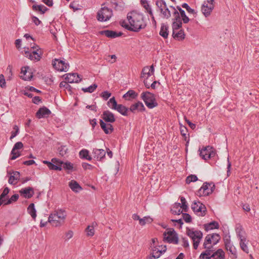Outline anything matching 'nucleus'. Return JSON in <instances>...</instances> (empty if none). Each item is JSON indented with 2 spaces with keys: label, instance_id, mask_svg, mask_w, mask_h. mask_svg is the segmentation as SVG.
Wrapping results in <instances>:
<instances>
[{
  "label": "nucleus",
  "instance_id": "obj_1",
  "mask_svg": "<svg viewBox=\"0 0 259 259\" xmlns=\"http://www.w3.org/2000/svg\"><path fill=\"white\" fill-rule=\"evenodd\" d=\"M130 25L123 22L122 26L128 30L138 32L146 26V23L143 14L132 11L127 15Z\"/></svg>",
  "mask_w": 259,
  "mask_h": 259
},
{
  "label": "nucleus",
  "instance_id": "obj_2",
  "mask_svg": "<svg viewBox=\"0 0 259 259\" xmlns=\"http://www.w3.org/2000/svg\"><path fill=\"white\" fill-rule=\"evenodd\" d=\"M66 215L65 210L62 209L56 210L49 215L48 222L53 226H60L64 223Z\"/></svg>",
  "mask_w": 259,
  "mask_h": 259
},
{
  "label": "nucleus",
  "instance_id": "obj_3",
  "mask_svg": "<svg viewBox=\"0 0 259 259\" xmlns=\"http://www.w3.org/2000/svg\"><path fill=\"white\" fill-rule=\"evenodd\" d=\"M186 234L192 240L194 249H197L203 237L202 232L200 230L187 228Z\"/></svg>",
  "mask_w": 259,
  "mask_h": 259
},
{
  "label": "nucleus",
  "instance_id": "obj_4",
  "mask_svg": "<svg viewBox=\"0 0 259 259\" xmlns=\"http://www.w3.org/2000/svg\"><path fill=\"white\" fill-rule=\"evenodd\" d=\"M141 98L147 107L150 109H152L158 106L154 95L149 92H143L141 94Z\"/></svg>",
  "mask_w": 259,
  "mask_h": 259
},
{
  "label": "nucleus",
  "instance_id": "obj_5",
  "mask_svg": "<svg viewBox=\"0 0 259 259\" xmlns=\"http://www.w3.org/2000/svg\"><path fill=\"white\" fill-rule=\"evenodd\" d=\"M113 15L112 10L107 7L102 8L97 13V18L98 21L101 22L109 20Z\"/></svg>",
  "mask_w": 259,
  "mask_h": 259
},
{
  "label": "nucleus",
  "instance_id": "obj_6",
  "mask_svg": "<svg viewBox=\"0 0 259 259\" xmlns=\"http://www.w3.org/2000/svg\"><path fill=\"white\" fill-rule=\"evenodd\" d=\"M214 0L205 1L202 5L201 11L205 17L210 15L214 9Z\"/></svg>",
  "mask_w": 259,
  "mask_h": 259
},
{
  "label": "nucleus",
  "instance_id": "obj_7",
  "mask_svg": "<svg viewBox=\"0 0 259 259\" xmlns=\"http://www.w3.org/2000/svg\"><path fill=\"white\" fill-rule=\"evenodd\" d=\"M214 189V185L211 183H205L197 192L199 196H207L211 194Z\"/></svg>",
  "mask_w": 259,
  "mask_h": 259
},
{
  "label": "nucleus",
  "instance_id": "obj_8",
  "mask_svg": "<svg viewBox=\"0 0 259 259\" xmlns=\"http://www.w3.org/2000/svg\"><path fill=\"white\" fill-rule=\"evenodd\" d=\"M164 240L168 243H178V238L177 234L174 229H169L167 232L163 233Z\"/></svg>",
  "mask_w": 259,
  "mask_h": 259
},
{
  "label": "nucleus",
  "instance_id": "obj_9",
  "mask_svg": "<svg viewBox=\"0 0 259 259\" xmlns=\"http://www.w3.org/2000/svg\"><path fill=\"white\" fill-rule=\"evenodd\" d=\"M192 209L193 211L200 216H204L206 211L205 206L199 201H194L192 204Z\"/></svg>",
  "mask_w": 259,
  "mask_h": 259
},
{
  "label": "nucleus",
  "instance_id": "obj_10",
  "mask_svg": "<svg viewBox=\"0 0 259 259\" xmlns=\"http://www.w3.org/2000/svg\"><path fill=\"white\" fill-rule=\"evenodd\" d=\"M52 65L54 68L59 71H67L69 68V64L64 61L59 60L55 59Z\"/></svg>",
  "mask_w": 259,
  "mask_h": 259
},
{
  "label": "nucleus",
  "instance_id": "obj_11",
  "mask_svg": "<svg viewBox=\"0 0 259 259\" xmlns=\"http://www.w3.org/2000/svg\"><path fill=\"white\" fill-rule=\"evenodd\" d=\"M25 54L26 57H28L31 60L38 61L41 59L42 51L40 48H38L37 50H33L31 52L26 51Z\"/></svg>",
  "mask_w": 259,
  "mask_h": 259
},
{
  "label": "nucleus",
  "instance_id": "obj_12",
  "mask_svg": "<svg viewBox=\"0 0 259 259\" xmlns=\"http://www.w3.org/2000/svg\"><path fill=\"white\" fill-rule=\"evenodd\" d=\"M215 153L213 152L212 148L210 146L204 147L200 150V156L204 160H206L214 156Z\"/></svg>",
  "mask_w": 259,
  "mask_h": 259
},
{
  "label": "nucleus",
  "instance_id": "obj_13",
  "mask_svg": "<svg viewBox=\"0 0 259 259\" xmlns=\"http://www.w3.org/2000/svg\"><path fill=\"white\" fill-rule=\"evenodd\" d=\"M19 193L23 198L29 199L33 196L34 192L33 188L28 187L19 190Z\"/></svg>",
  "mask_w": 259,
  "mask_h": 259
},
{
  "label": "nucleus",
  "instance_id": "obj_14",
  "mask_svg": "<svg viewBox=\"0 0 259 259\" xmlns=\"http://www.w3.org/2000/svg\"><path fill=\"white\" fill-rule=\"evenodd\" d=\"M23 147V144L22 142H18L15 143L11 151V154L12 155L11 158V160H14L20 156V152L17 150L21 149Z\"/></svg>",
  "mask_w": 259,
  "mask_h": 259
},
{
  "label": "nucleus",
  "instance_id": "obj_15",
  "mask_svg": "<svg viewBox=\"0 0 259 259\" xmlns=\"http://www.w3.org/2000/svg\"><path fill=\"white\" fill-rule=\"evenodd\" d=\"M51 113V111L46 107L40 108L36 113V116L38 118H46Z\"/></svg>",
  "mask_w": 259,
  "mask_h": 259
},
{
  "label": "nucleus",
  "instance_id": "obj_16",
  "mask_svg": "<svg viewBox=\"0 0 259 259\" xmlns=\"http://www.w3.org/2000/svg\"><path fill=\"white\" fill-rule=\"evenodd\" d=\"M99 33L101 35H105L109 38H116L121 36L122 34V33L121 32H117L116 31L109 30L100 31Z\"/></svg>",
  "mask_w": 259,
  "mask_h": 259
},
{
  "label": "nucleus",
  "instance_id": "obj_17",
  "mask_svg": "<svg viewBox=\"0 0 259 259\" xmlns=\"http://www.w3.org/2000/svg\"><path fill=\"white\" fill-rule=\"evenodd\" d=\"M66 77L65 78L66 81L68 83H74V82H78V81H80L81 79L78 74L76 73H68L66 74Z\"/></svg>",
  "mask_w": 259,
  "mask_h": 259
},
{
  "label": "nucleus",
  "instance_id": "obj_18",
  "mask_svg": "<svg viewBox=\"0 0 259 259\" xmlns=\"http://www.w3.org/2000/svg\"><path fill=\"white\" fill-rule=\"evenodd\" d=\"M29 69L28 67H23L21 68V78L24 80H29L32 77V73L28 71Z\"/></svg>",
  "mask_w": 259,
  "mask_h": 259
},
{
  "label": "nucleus",
  "instance_id": "obj_19",
  "mask_svg": "<svg viewBox=\"0 0 259 259\" xmlns=\"http://www.w3.org/2000/svg\"><path fill=\"white\" fill-rule=\"evenodd\" d=\"M102 117L106 122H107L112 123L115 121L114 114L108 110L103 112Z\"/></svg>",
  "mask_w": 259,
  "mask_h": 259
},
{
  "label": "nucleus",
  "instance_id": "obj_20",
  "mask_svg": "<svg viewBox=\"0 0 259 259\" xmlns=\"http://www.w3.org/2000/svg\"><path fill=\"white\" fill-rule=\"evenodd\" d=\"M128 109L131 112L134 113L136 110H138L140 112L144 111L145 108L141 102L138 101L135 104H132Z\"/></svg>",
  "mask_w": 259,
  "mask_h": 259
},
{
  "label": "nucleus",
  "instance_id": "obj_21",
  "mask_svg": "<svg viewBox=\"0 0 259 259\" xmlns=\"http://www.w3.org/2000/svg\"><path fill=\"white\" fill-rule=\"evenodd\" d=\"M100 123L105 134H109L113 131V126L110 123H106L102 119H100Z\"/></svg>",
  "mask_w": 259,
  "mask_h": 259
},
{
  "label": "nucleus",
  "instance_id": "obj_22",
  "mask_svg": "<svg viewBox=\"0 0 259 259\" xmlns=\"http://www.w3.org/2000/svg\"><path fill=\"white\" fill-rule=\"evenodd\" d=\"M12 174L13 175H11L9 179L8 182L10 184L15 185L20 179V174L17 171H13Z\"/></svg>",
  "mask_w": 259,
  "mask_h": 259
},
{
  "label": "nucleus",
  "instance_id": "obj_23",
  "mask_svg": "<svg viewBox=\"0 0 259 259\" xmlns=\"http://www.w3.org/2000/svg\"><path fill=\"white\" fill-rule=\"evenodd\" d=\"M69 187L75 193H78L81 190V186L75 180H71L69 182Z\"/></svg>",
  "mask_w": 259,
  "mask_h": 259
},
{
  "label": "nucleus",
  "instance_id": "obj_24",
  "mask_svg": "<svg viewBox=\"0 0 259 259\" xmlns=\"http://www.w3.org/2000/svg\"><path fill=\"white\" fill-rule=\"evenodd\" d=\"M236 232L239 240H242V239L246 238V233L243 230V229L241 225H238L236 227Z\"/></svg>",
  "mask_w": 259,
  "mask_h": 259
},
{
  "label": "nucleus",
  "instance_id": "obj_25",
  "mask_svg": "<svg viewBox=\"0 0 259 259\" xmlns=\"http://www.w3.org/2000/svg\"><path fill=\"white\" fill-rule=\"evenodd\" d=\"M185 34L184 32L182 29L172 32L173 37L178 40H182L184 39L185 38Z\"/></svg>",
  "mask_w": 259,
  "mask_h": 259
},
{
  "label": "nucleus",
  "instance_id": "obj_26",
  "mask_svg": "<svg viewBox=\"0 0 259 259\" xmlns=\"http://www.w3.org/2000/svg\"><path fill=\"white\" fill-rule=\"evenodd\" d=\"M124 116H127L129 109L122 104H118L114 109Z\"/></svg>",
  "mask_w": 259,
  "mask_h": 259
},
{
  "label": "nucleus",
  "instance_id": "obj_27",
  "mask_svg": "<svg viewBox=\"0 0 259 259\" xmlns=\"http://www.w3.org/2000/svg\"><path fill=\"white\" fill-rule=\"evenodd\" d=\"M95 157L98 160H101L105 156L106 152L103 149H96L93 150Z\"/></svg>",
  "mask_w": 259,
  "mask_h": 259
},
{
  "label": "nucleus",
  "instance_id": "obj_28",
  "mask_svg": "<svg viewBox=\"0 0 259 259\" xmlns=\"http://www.w3.org/2000/svg\"><path fill=\"white\" fill-rule=\"evenodd\" d=\"M212 257L215 259H224L225 252L222 249H218L213 252Z\"/></svg>",
  "mask_w": 259,
  "mask_h": 259
},
{
  "label": "nucleus",
  "instance_id": "obj_29",
  "mask_svg": "<svg viewBox=\"0 0 259 259\" xmlns=\"http://www.w3.org/2000/svg\"><path fill=\"white\" fill-rule=\"evenodd\" d=\"M248 241L247 240L246 238L240 240V246L241 249L246 253L249 252V248L247 246Z\"/></svg>",
  "mask_w": 259,
  "mask_h": 259
},
{
  "label": "nucleus",
  "instance_id": "obj_30",
  "mask_svg": "<svg viewBox=\"0 0 259 259\" xmlns=\"http://www.w3.org/2000/svg\"><path fill=\"white\" fill-rule=\"evenodd\" d=\"M168 27L166 25H165L164 24H162L161 25L160 30L159 32V34L164 38H167L168 37Z\"/></svg>",
  "mask_w": 259,
  "mask_h": 259
},
{
  "label": "nucleus",
  "instance_id": "obj_31",
  "mask_svg": "<svg viewBox=\"0 0 259 259\" xmlns=\"http://www.w3.org/2000/svg\"><path fill=\"white\" fill-rule=\"evenodd\" d=\"M42 162L43 163L47 164L50 170L60 171L62 169V168L61 166L55 165L54 163L52 162H50L47 160H44Z\"/></svg>",
  "mask_w": 259,
  "mask_h": 259
},
{
  "label": "nucleus",
  "instance_id": "obj_32",
  "mask_svg": "<svg viewBox=\"0 0 259 259\" xmlns=\"http://www.w3.org/2000/svg\"><path fill=\"white\" fill-rule=\"evenodd\" d=\"M178 10L179 11L180 16L181 15L182 17V21L184 23H187L189 22L190 19L189 18L186 16L185 12L184 10H183L181 8L178 6L177 7Z\"/></svg>",
  "mask_w": 259,
  "mask_h": 259
},
{
  "label": "nucleus",
  "instance_id": "obj_33",
  "mask_svg": "<svg viewBox=\"0 0 259 259\" xmlns=\"http://www.w3.org/2000/svg\"><path fill=\"white\" fill-rule=\"evenodd\" d=\"M181 203H175L173 207L171 209V211L173 214L179 215L182 213V210L181 209Z\"/></svg>",
  "mask_w": 259,
  "mask_h": 259
},
{
  "label": "nucleus",
  "instance_id": "obj_34",
  "mask_svg": "<svg viewBox=\"0 0 259 259\" xmlns=\"http://www.w3.org/2000/svg\"><path fill=\"white\" fill-rule=\"evenodd\" d=\"M28 213L35 220L36 217V211L34 207V204L31 203L27 208Z\"/></svg>",
  "mask_w": 259,
  "mask_h": 259
},
{
  "label": "nucleus",
  "instance_id": "obj_35",
  "mask_svg": "<svg viewBox=\"0 0 259 259\" xmlns=\"http://www.w3.org/2000/svg\"><path fill=\"white\" fill-rule=\"evenodd\" d=\"M32 9H33V10H34L35 11H39L41 13V14H42L46 13V12H47L49 10L46 7H45L42 5H34L32 6Z\"/></svg>",
  "mask_w": 259,
  "mask_h": 259
},
{
  "label": "nucleus",
  "instance_id": "obj_36",
  "mask_svg": "<svg viewBox=\"0 0 259 259\" xmlns=\"http://www.w3.org/2000/svg\"><path fill=\"white\" fill-rule=\"evenodd\" d=\"M138 94L136 93L134 90H129L123 96V98L129 100V99H127V97H130L132 99H136L138 97Z\"/></svg>",
  "mask_w": 259,
  "mask_h": 259
},
{
  "label": "nucleus",
  "instance_id": "obj_37",
  "mask_svg": "<svg viewBox=\"0 0 259 259\" xmlns=\"http://www.w3.org/2000/svg\"><path fill=\"white\" fill-rule=\"evenodd\" d=\"M212 253L213 252H212L211 250H208V251H204L200 254L199 258L200 259H210L213 257Z\"/></svg>",
  "mask_w": 259,
  "mask_h": 259
},
{
  "label": "nucleus",
  "instance_id": "obj_38",
  "mask_svg": "<svg viewBox=\"0 0 259 259\" xmlns=\"http://www.w3.org/2000/svg\"><path fill=\"white\" fill-rule=\"evenodd\" d=\"M156 5L159 9L160 13H161L167 7L166 2L164 0H157Z\"/></svg>",
  "mask_w": 259,
  "mask_h": 259
},
{
  "label": "nucleus",
  "instance_id": "obj_39",
  "mask_svg": "<svg viewBox=\"0 0 259 259\" xmlns=\"http://www.w3.org/2000/svg\"><path fill=\"white\" fill-rule=\"evenodd\" d=\"M226 249L232 254V258L236 259L237 257L236 249L233 245H228Z\"/></svg>",
  "mask_w": 259,
  "mask_h": 259
},
{
  "label": "nucleus",
  "instance_id": "obj_40",
  "mask_svg": "<svg viewBox=\"0 0 259 259\" xmlns=\"http://www.w3.org/2000/svg\"><path fill=\"white\" fill-rule=\"evenodd\" d=\"M219 225L218 223L215 221H213L208 224L205 225V229L207 230L218 229L219 228Z\"/></svg>",
  "mask_w": 259,
  "mask_h": 259
},
{
  "label": "nucleus",
  "instance_id": "obj_41",
  "mask_svg": "<svg viewBox=\"0 0 259 259\" xmlns=\"http://www.w3.org/2000/svg\"><path fill=\"white\" fill-rule=\"evenodd\" d=\"M169 8L171 10L172 13L173 14V16L174 17V21H181L180 14L175 9V8L172 6H170Z\"/></svg>",
  "mask_w": 259,
  "mask_h": 259
},
{
  "label": "nucleus",
  "instance_id": "obj_42",
  "mask_svg": "<svg viewBox=\"0 0 259 259\" xmlns=\"http://www.w3.org/2000/svg\"><path fill=\"white\" fill-rule=\"evenodd\" d=\"M86 235L88 237H92L95 234L94 224L92 226H88L85 230Z\"/></svg>",
  "mask_w": 259,
  "mask_h": 259
},
{
  "label": "nucleus",
  "instance_id": "obj_43",
  "mask_svg": "<svg viewBox=\"0 0 259 259\" xmlns=\"http://www.w3.org/2000/svg\"><path fill=\"white\" fill-rule=\"evenodd\" d=\"M182 26V21H174L172 24V32L179 30Z\"/></svg>",
  "mask_w": 259,
  "mask_h": 259
},
{
  "label": "nucleus",
  "instance_id": "obj_44",
  "mask_svg": "<svg viewBox=\"0 0 259 259\" xmlns=\"http://www.w3.org/2000/svg\"><path fill=\"white\" fill-rule=\"evenodd\" d=\"M107 105L110 108L114 110L118 104H117L115 98L113 97L110 99L107 102Z\"/></svg>",
  "mask_w": 259,
  "mask_h": 259
},
{
  "label": "nucleus",
  "instance_id": "obj_45",
  "mask_svg": "<svg viewBox=\"0 0 259 259\" xmlns=\"http://www.w3.org/2000/svg\"><path fill=\"white\" fill-rule=\"evenodd\" d=\"M211 239V241L213 243V244L215 245L219 242L221 237L217 233H213L211 234H208Z\"/></svg>",
  "mask_w": 259,
  "mask_h": 259
},
{
  "label": "nucleus",
  "instance_id": "obj_46",
  "mask_svg": "<svg viewBox=\"0 0 259 259\" xmlns=\"http://www.w3.org/2000/svg\"><path fill=\"white\" fill-rule=\"evenodd\" d=\"M97 88V85L96 84H94L88 88H82V91L85 93H92L94 92V91Z\"/></svg>",
  "mask_w": 259,
  "mask_h": 259
},
{
  "label": "nucleus",
  "instance_id": "obj_47",
  "mask_svg": "<svg viewBox=\"0 0 259 259\" xmlns=\"http://www.w3.org/2000/svg\"><path fill=\"white\" fill-rule=\"evenodd\" d=\"M153 219L150 217H145L140 220L139 224L142 226H144L146 223H151Z\"/></svg>",
  "mask_w": 259,
  "mask_h": 259
},
{
  "label": "nucleus",
  "instance_id": "obj_48",
  "mask_svg": "<svg viewBox=\"0 0 259 259\" xmlns=\"http://www.w3.org/2000/svg\"><path fill=\"white\" fill-rule=\"evenodd\" d=\"M19 197V195L17 194L12 195L8 201L5 200V205H8L14 202H16L18 199Z\"/></svg>",
  "mask_w": 259,
  "mask_h": 259
},
{
  "label": "nucleus",
  "instance_id": "obj_49",
  "mask_svg": "<svg viewBox=\"0 0 259 259\" xmlns=\"http://www.w3.org/2000/svg\"><path fill=\"white\" fill-rule=\"evenodd\" d=\"M82 159H84L88 160H91L92 157L89 155V151L86 149H82Z\"/></svg>",
  "mask_w": 259,
  "mask_h": 259
},
{
  "label": "nucleus",
  "instance_id": "obj_50",
  "mask_svg": "<svg viewBox=\"0 0 259 259\" xmlns=\"http://www.w3.org/2000/svg\"><path fill=\"white\" fill-rule=\"evenodd\" d=\"M170 9H169L167 6L164 9V10L161 13L162 14L163 17L166 19H168L171 16Z\"/></svg>",
  "mask_w": 259,
  "mask_h": 259
},
{
  "label": "nucleus",
  "instance_id": "obj_51",
  "mask_svg": "<svg viewBox=\"0 0 259 259\" xmlns=\"http://www.w3.org/2000/svg\"><path fill=\"white\" fill-rule=\"evenodd\" d=\"M198 180L196 176L191 175L187 177L186 179V182L187 184H190L192 182H196Z\"/></svg>",
  "mask_w": 259,
  "mask_h": 259
},
{
  "label": "nucleus",
  "instance_id": "obj_52",
  "mask_svg": "<svg viewBox=\"0 0 259 259\" xmlns=\"http://www.w3.org/2000/svg\"><path fill=\"white\" fill-rule=\"evenodd\" d=\"M214 245L208 244V243H203V248H204L205 250L208 251V250H211L212 252L215 251V249L214 248Z\"/></svg>",
  "mask_w": 259,
  "mask_h": 259
},
{
  "label": "nucleus",
  "instance_id": "obj_53",
  "mask_svg": "<svg viewBox=\"0 0 259 259\" xmlns=\"http://www.w3.org/2000/svg\"><path fill=\"white\" fill-rule=\"evenodd\" d=\"M14 131L11 132V136L10 137V140H12L19 133V128L17 125H15L13 127Z\"/></svg>",
  "mask_w": 259,
  "mask_h": 259
},
{
  "label": "nucleus",
  "instance_id": "obj_54",
  "mask_svg": "<svg viewBox=\"0 0 259 259\" xmlns=\"http://www.w3.org/2000/svg\"><path fill=\"white\" fill-rule=\"evenodd\" d=\"M182 7L183 8L186 9V10L187 11V12L189 13L193 14H196V13L195 12V10L192 8H191L189 6L186 4L184 3L182 4Z\"/></svg>",
  "mask_w": 259,
  "mask_h": 259
},
{
  "label": "nucleus",
  "instance_id": "obj_55",
  "mask_svg": "<svg viewBox=\"0 0 259 259\" xmlns=\"http://www.w3.org/2000/svg\"><path fill=\"white\" fill-rule=\"evenodd\" d=\"M181 201L182 202V204H181V208H182L185 211H187L188 209V206L185 198L184 197H181Z\"/></svg>",
  "mask_w": 259,
  "mask_h": 259
},
{
  "label": "nucleus",
  "instance_id": "obj_56",
  "mask_svg": "<svg viewBox=\"0 0 259 259\" xmlns=\"http://www.w3.org/2000/svg\"><path fill=\"white\" fill-rule=\"evenodd\" d=\"M69 7L73 11L80 10V6L77 2H73L70 4Z\"/></svg>",
  "mask_w": 259,
  "mask_h": 259
},
{
  "label": "nucleus",
  "instance_id": "obj_57",
  "mask_svg": "<svg viewBox=\"0 0 259 259\" xmlns=\"http://www.w3.org/2000/svg\"><path fill=\"white\" fill-rule=\"evenodd\" d=\"M62 167L64 169L66 170H71L73 169V164L70 162H64L62 164Z\"/></svg>",
  "mask_w": 259,
  "mask_h": 259
},
{
  "label": "nucleus",
  "instance_id": "obj_58",
  "mask_svg": "<svg viewBox=\"0 0 259 259\" xmlns=\"http://www.w3.org/2000/svg\"><path fill=\"white\" fill-rule=\"evenodd\" d=\"M9 191L10 189L8 187H6L3 190L2 193L0 195V199L1 200H6L4 198L9 193Z\"/></svg>",
  "mask_w": 259,
  "mask_h": 259
},
{
  "label": "nucleus",
  "instance_id": "obj_59",
  "mask_svg": "<svg viewBox=\"0 0 259 259\" xmlns=\"http://www.w3.org/2000/svg\"><path fill=\"white\" fill-rule=\"evenodd\" d=\"M116 56L115 55H112L110 56H108L106 58V60L110 63H113L116 61Z\"/></svg>",
  "mask_w": 259,
  "mask_h": 259
},
{
  "label": "nucleus",
  "instance_id": "obj_60",
  "mask_svg": "<svg viewBox=\"0 0 259 259\" xmlns=\"http://www.w3.org/2000/svg\"><path fill=\"white\" fill-rule=\"evenodd\" d=\"M183 218L186 223H190L191 222V217L188 213H182Z\"/></svg>",
  "mask_w": 259,
  "mask_h": 259
},
{
  "label": "nucleus",
  "instance_id": "obj_61",
  "mask_svg": "<svg viewBox=\"0 0 259 259\" xmlns=\"http://www.w3.org/2000/svg\"><path fill=\"white\" fill-rule=\"evenodd\" d=\"M150 72V69L149 66H145L143 68L142 71L141 77L145 78L146 77V74Z\"/></svg>",
  "mask_w": 259,
  "mask_h": 259
},
{
  "label": "nucleus",
  "instance_id": "obj_62",
  "mask_svg": "<svg viewBox=\"0 0 259 259\" xmlns=\"http://www.w3.org/2000/svg\"><path fill=\"white\" fill-rule=\"evenodd\" d=\"M51 161L52 162L56 164V165L62 167V165L63 163V161L59 160L58 159L55 158H52Z\"/></svg>",
  "mask_w": 259,
  "mask_h": 259
},
{
  "label": "nucleus",
  "instance_id": "obj_63",
  "mask_svg": "<svg viewBox=\"0 0 259 259\" xmlns=\"http://www.w3.org/2000/svg\"><path fill=\"white\" fill-rule=\"evenodd\" d=\"M72 236H73V232L71 231H69L66 233L64 239L65 241H67L69 239L72 238Z\"/></svg>",
  "mask_w": 259,
  "mask_h": 259
},
{
  "label": "nucleus",
  "instance_id": "obj_64",
  "mask_svg": "<svg viewBox=\"0 0 259 259\" xmlns=\"http://www.w3.org/2000/svg\"><path fill=\"white\" fill-rule=\"evenodd\" d=\"M111 95V94L108 91H105L102 93L101 97L105 100H107Z\"/></svg>",
  "mask_w": 259,
  "mask_h": 259
}]
</instances>
